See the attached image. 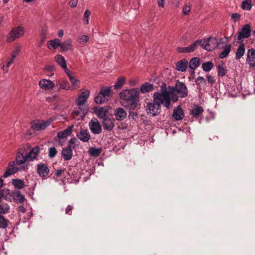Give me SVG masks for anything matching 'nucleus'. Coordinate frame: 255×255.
<instances>
[{
  "label": "nucleus",
  "mask_w": 255,
  "mask_h": 255,
  "mask_svg": "<svg viewBox=\"0 0 255 255\" xmlns=\"http://www.w3.org/2000/svg\"><path fill=\"white\" fill-rule=\"evenodd\" d=\"M161 92H156L153 94V101L160 106L162 105L164 107L169 109L170 108L171 103L176 102L178 101V96L173 95L166 87L165 84H163L161 87Z\"/></svg>",
  "instance_id": "nucleus-1"
},
{
  "label": "nucleus",
  "mask_w": 255,
  "mask_h": 255,
  "mask_svg": "<svg viewBox=\"0 0 255 255\" xmlns=\"http://www.w3.org/2000/svg\"><path fill=\"white\" fill-rule=\"evenodd\" d=\"M168 89L171 93V94L177 95L180 98H185L188 95V89L184 83L177 81L175 86H168Z\"/></svg>",
  "instance_id": "nucleus-2"
},
{
  "label": "nucleus",
  "mask_w": 255,
  "mask_h": 255,
  "mask_svg": "<svg viewBox=\"0 0 255 255\" xmlns=\"http://www.w3.org/2000/svg\"><path fill=\"white\" fill-rule=\"evenodd\" d=\"M24 28L21 26H18L13 27L7 34L6 41L8 43H11L16 39L22 37L24 33Z\"/></svg>",
  "instance_id": "nucleus-3"
},
{
  "label": "nucleus",
  "mask_w": 255,
  "mask_h": 255,
  "mask_svg": "<svg viewBox=\"0 0 255 255\" xmlns=\"http://www.w3.org/2000/svg\"><path fill=\"white\" fill-rule=\"evenodd\" d=\"M200 42L201 47L207 51H211L217 47L218 43L217 39L212 36L200 39Z\"/></svg>",
  "instance_id": "nucleus-4"
},
{
  "label": "nucleus",
  "mask_w": 255,
  "mask_h": 255,
  "mask_svg": "<svg viewBox=\"0 0 255 255\" xmlns=\"http://www.w3.org/2000/svg\"><path fill=\"white\" fill-rule=\"evenodd\" d=\"M139 91L137 89H131L130 90H125L120 93L121 99L130 101H134L138 97Z\"/></svg>",
  "instance_id": "nucleus-5"
},
{
  "label": "nucleus",
  "mask_w": 255,
  "mask_h": 255,
  "mask_svg": "<svg viewBox=\"0 0 255 255\" xmlns=\"http://www.w3.org/2000/svg\"><path fill=\"white\" fill-rule=\"evenodd\" d=\"M251 27L249 24L244 25L240 31L237 33L238 42H243L244 38H248L251 36Z\"/></svg>",
  "instance_id": "nucleus-6"
},
{
  "label": "nucleus",
  "mask_w": 255,
  "mask_h": 255,
  "mask_svg": "<svg viewBox=\"0 0 255 255\" xmlns=\"http://www.w3.org/2000/svg\"><path fill=\"white\" fill-rule=\"evenodd\" d=\"M217 47L219 49L223 50L219 54V57L221 59H223L227 57L229 54L232 46L231 44H227L223 41H220L218 43Z\"/></svg>",
  "instance_id": "nucleus-7"
},
{
  "label": "nucleus",
  "mask_w": 255,
  "mask_h": 255,
  "mask_svg": "<svg viewBox=\"0 0 255 255\" xmlns=\"http://www.w3.org/2000/svg\"><path fill=\"white\" fill-rule=\"evenodd\" d=\"M89 127L91 132L94 134H98L102 132L101 125L96 118L91 119L89 123Z\"/></svg>",
  "instance_id": "nucleus-8"
},
{
  "label": "nucleus",
  "mask_w": 255,
  "mask_h": 255,
  "mask_svg": "<svg viewBox=\"0 0 255 255\" xmlns=\"http://www.w3.org/2000/svg\"><path fill=\"white\" fill-rule=\"evenodd\" d=\"M161 106L153 101V103H148L146 107V111L148 114L155 116L160 113Z\"/></svg>",
  "instance_id": "nucleus-9"
},
{
  "label": "nucleus",
  "mask_w": 255,
  "mask_h": 255,
  "mask_svg": "<svg viewBox=\"0 0 255 255\" xmlns=\"http://www.w3.org/2000/svg\"><path fill=\"white\" fill-rule=\"evenodd\" d=\"M51 124V121H37L33 124L31 128L34 131L44 130Z\"/></svg>",
  "instance_id": "nucleus-10"
},
{
  "label": "nucleus",
  "mask_w": 255,
  "mask_h": 255,
  "mask_svg": "<svg viewBox=\"0 0 255 255\" xmlns=\"http://www.w3.org/2000/svg\"><path fill=\"white\" fill-rule=\"evenodd\" d=\"M88 108L87 105H77V107L75 108L73 114V116H79L81 118H83L87 113Z\"/></svg>",
  "instance_id": "nucleus-11"
},
{
  "label": "nucleus",
  "mask_w": 255,
  "mask_h": 255,
  "mask_svg": "<svg viewBox=\"0 0 255 255\" xmlns=\"http://www.w3.org/2000/svg\"><path fill=\"white\" fill-rule=\"evenodd\" d=\"M102 124L105 130L111 131L115 127V119L108 117L103 120Z\"/></svg>",
  "instance_id": "nucleus-12"
},
{
  "label": "nucleus",
  "mask_w": 255,
  "mask_h": 255,
  "mask_svg": "<svg viewBox=\"0 0 255 255\" xmlns=\"http://www.w3.org/2000/svg\"><path fill=\"white\" fill-rule=\"evenodd\" d=\"M25 151V148H19L17 152V155L16 157V162L18 165H21L25 163L27 160H28L27 157V154H24V151Z\"/></svg>",
  "instance_id": "nucleus-13"
},
{
  "label": "nucleus",
  "mask_w": 255,
  "mask_h": 255,
  "mask_svg": "<svg viewBox=\"0 0 255 255\" xmlns=\"http://www.w3.org/2000/svg\"><path fill=\"white\" fill-rule=\"evenodd\" d=\"M19 168L15 166L14 161H11L8 163L7 169L3 175V177L6 178L16 173Z\"/></svg>",
  "instance_id": "nucleus-14"
},
{
  "label": "nucleus",
  "mask_w": 255,
  "mask_h": 255,
  "mask_svg": "<svg viewBox=\"0 0 255 255\" xmlns=\"http://www.w3.org/2000/svg\"><path fill=\"white\" fill-rule=\"evenodd\" d=\"M76 135L80 140L84 142H88L91 138L90 134L88 130L82 128L80 129Z\"/></svg>",
  "instance_id": "nucleus-15"
},
{
  "label": "nucleus",
  "mask_w": 255,
  "mask_h": 255,
  "mask_svg": "<svg viewBox=\"0 0 255 255\" xmlns=\"http://www.w3.org/2000/svg\"><path fill=\"white\" fill-rule=\"evenodd\" d=\"M94 113L99 119L103 120L104 119L108 118L107 116L109 114V110L107 107H103L99 109L95 108Z\"/></svg>",
  "instance_id": "nucleus-16"
},
{
  "label": "nucleus",
  "mask_w": 255,
  "mask_h": 255,
  "mask_svg": "<svg viewBox=\"0 0 255 255\" xmlns=\"http://www.w3.org/2000/svg\"><path fill=\"white\" fill-rule=\"evenodd\" d=\"M114 116L118 121L124 120L127 117L126 111L122 108H118L115 110Z\"/></svg>",
  "instance_id": "nucleus-17"
},
{
  "label": "nucleus",
  "mask_w": 255,
  "mask_h": 255,
  "mask_svg": "<svg viewBox=\"0 0 255 255\" xmlns=\"http://www.w3.org/2000/svg\"><path fill=\"white\" fill-rule=\"evenodd\" d=\"M37 172L39 176L46 178L49 172V169L47 165L44 163H40L37 165Z\"/></svg>",
  "instance_id": "nucleus-18"
},
{
  "label": "nucleus",
  "mask_w": 255,
  "mask_h": 255,
  "mask_svg": "<svg viewBox=\"0 0 255 255\" xmlns=\"http://www.w3.org/2000/svg\"><path fill=\"white\" fill-rule=\"evenodd\" d=\"M247 62L251 67L255 66V50L253 48L250 49L248 51Z\"/></svg>",
  "instance_id": "nucleus-19"
},
{
  "label": "nucleus",
  "mask_w": 255,
  "mask_h": 255,
  "mask_svg": "<svg viewBox=\"0 0 255 255\" xmlns=\"http://www.w3.org/2000/svg\"><path fill=\"white\" fill-rule=\"evenodd\" d=\"M39 85L41 88L45 90H49L53 88L54 84L49 80L42 79L39 82Z\"/></svg>",
  "instance_id": "nucleus-20"
},
{
  "label": "nucleus",
  "mask_w": 255,
  "mask_h": 255,
  "mask_svg": "<svg viewBox=\"0 0 255 255\" xmlns=\"http://www.w3.org/2000/svg\"><path fill=\"white\" fill-rule=\"evenodd\" d=\"M40 152V148L38 146H36L31 149L28 153L27 154V157L28 161H33L37 158V156Z\"/></svg>",
  "instance_id": "nucleus-21"
},
{
  "label": "nucleus",
  "mask_w": 255,
  "mask_h": 255,
  "mask_svg": "<svg viewBox=\"0 0 255 255\" xmlns=\"http://www.w3.org/2000/svg\"><path fill=\"white\" fill-rule=\"evenodd\" d=\"M184 117V112L180 106H178L174 109L172 117L175 120H181L183 119Z\"/></svg>",
  "instance_id": "nucleus-22"
},
{
  "label": "nucleus",
  "mask_w": 255,
  "mask_h": 255,
  "mask_svg": "<svg viewBox=\"0 0 255 255\" xmlns=\"http://www.w3.org/2000/svg\"><path fill=\"white\" fill-rule=\"evenodd\" d=\"M89 96V92L86 91L82 92L80 96H79L78 99L76 100V103L77 105H86L85 104L87 99Z\"/></svg>",
  "instance_id": "nucleus-23"
},
{
  "label": "nucleus",
  "mask_w": 255,
  "mask_h": 255,
  "mask_svg": "<svg viewBox=\"0 0 255 255\" xmlns=\"http://www.w3.org/2000/svg\"><path fill=\"white\" fill-rule=\"evenodd\" d=\"M73 128V126H69L65 130L58 132L57 134V138L59 139L66 138L71 133Z\"/></svg>",
  "instance_id": "nucleus-24"
},
{
  "label": "nucleus",
  "mask_w": 255,
  "mask_h": 255,
  "mask_svg": "<svg viewBox=\"0 0 255 255\" xmlns=\"http://www.w3.org/2000/svg\"><path fill=\"white\" fill-rule=\"evenodd\" d=\"M203 112L204 109L202 106L195 105L190 111V115L195 118H197L199 115H201Z\"/></svg>",
  "instance_id": "nucleus-25"
},
{
  "label": "nucleus",
  "mask_w": 255,
  "mask_h": 255,
  "mask_svg": "<svg viewBox=\"0 0 255 255\" xmlns=\"http://www.w3.org/2000/svg\"><path fill=\"white\" fill-rule=\"evenodd\" d=\"M72 40L68 39L63 43H61L60 48L61 51H67L72 49Z\"/></svg>",
  "instance_id": "nucleus-26"
},
{
  "label": "nucleus",
  "mask_w": 255,
  "mask_h": 255,
  "mask_svg": "<svg viewBox=\"0 0 255 255\" xmlns=\"http://www.w3.org/2000/svg\"><path fill=\"white\" fill-rule=\"evenodd\" d=\"M240 44L238 47L236 53V57L237 59H240L245 54V46L243 42H238Z\"/></svg>",
  "instance_id": "nucleus-27"
},
{
  "label": "nucleus",
  "mask_w": 255,
  "mask_h": 255,
  "mask_svg": "<svg viewBox=\"0 0 255 255\" xmlns=\"http://www.w3.org/2000/svg\"><path fill=\"white\" fill-rule=\"evenodd\" d=\"M55 60L63 69L65 70L67 69L66 62L63 56L57 54L55 56Z\"/></svg>",
  "instance_id": "nucleus-28"
},
{
  "label": "nucleus",
  "mask_w": 255,
  "mask_h": 255,
  "mask_svg": "<svg viewBox=\"0 0 255 255\" xmlns=\"http://www.w3.org/2000/svg\"><path fill=\"white\" fill-rule=\"evenodd\" d=\"M60 45L61 41L58 38H55L53 40L48 41L47 44V48L49 49H51L52 48L55 49L59 46L60 47Z\"/></svg>",
  "instance_id": "nucleus-29"
},
{
  "label": "nucleus",
  "mask_w": 255,
  "mask_h": 255,
  "mask_svg": "<svg viewBox=\"0 0 255 255\" xmlns=\"http://www.w3.org/2000/svg\"><path fill=\"white\" fill-rule=\"evenodd\" d=\"M62 156L65 160H70L73 156L72 149L69 147L63 148L62 151Z\"/></svg>",
  "instance_id": "nucleus-30"
},
{
  "label": "nucleus",
  "mask_w": 255,
  "mask_h": 255,
  "mask_svg": "<svg viewBox=\"0 0 255 255\" xmlns=\"http://www.w3.org/2000/svg\"><path fill=\"white\" fill-rule=\"evenodd\" d=\"M187 67V61L185 59L180 60L176 64V70L179 71L185 72Z\"/></svg>",
  "instance_id": "nucleus-31"
},
{
  "label": "nucleus",
  "mask_w": 255,
  "mask_h": 255,
  "mask_svg": "<svg viewBox=\"0 0 255 255\" xmlns=\"http://www.w3.org/2000/svg\"><path fill=\"white\" fill-rule=\"evenodd\" d=\"M200 59L198 57L192 58L189 61V67L192 70H194L200 65Z\"/></svg>",
  "instance_id": "nucleus-32"
},
{
  "label": "nucleus",
  "mask_w": 255,
  "mask_h": 255,
  "mask_svg": "<svg viewBox=\"0 0 255 255\" xmlns=\"http://www.w3.org/2000/svg\"><path fill=\"white\" fill-rule=\"evenodd\" d=\"M153 90V84L146 82L140 87V91L142 93H146Z\"/></svg>",
  "instance_id": "nucleus-33"
},
{
  "label": "nucleus",
  "mask_w": 255,
  "mask_h": 255,
  "mask_svg": "<svg viewBox=\"0 0 255 255\" xmlns=\"http://www.w3.org/2000/svg\"><path fill=\"white\" fill-rule=\"evenodd\" d=\"M100 95H103L109 100L112 96V90L110 87H103L100 90Z\"/></svg>",
  "instance_id": "nucleus-34"
},
{
  "label": "nucleus",
  "mask_w": 255,
  "mask_h": 255,
  "mask_svg": "<svg viewBox=\"0 0 255 255\" xmlns=\"http://www.w3.org/2000/svg\"><path fill=\"white\" fill-rule=\"evenodd\" d=\"M253 5L252 0H245L242 2L241 7L243 9L250 10Z\"/></svg>",
  "instance_id": "nucleus-35"
},
{
  "label": "nucleus",
  "mask_w": 255,
  "mask_h": 255,
  "mask_svg": "<svg viewBox=\"0 0 255 255\" xmlns=\"http://www.w3.org/2000/svg\"><path fill=\"white\" fill-rule=\"evenodd\" d=\"M13 199L17 203H22L24 201L25 197L20 191H17L13 194Z\"/></svg>",
  "instance_id": "nucleus-36"
},
{
  "label": "nucleus",
  "mask_w": 255,
  "mask_h": 255,
  "mask_svg": "<svg viewBox=\"0 0 255 255\" xmlns=\"http://www.w3.org/2000/svg\"><path fill=\"white\" fill-rule=\"evenodd\" d=\"M12 184L15 188L21 189L24 187L25 184L23 180L21 179H15L12 180Z\"/></svg>",
  "instance_id": "nucleus-37"
},
{
  "label": "nucleus",
  "mask_w": 255,
  "mask_h": 255,
  "mask_svg": "<svg viewBox=\"0 0 255 255\" xmlns=\"http://www.w3.org/2000/svg\"><path fill=\"white\" fill-rule=\"evenodd\" d=\"M102 151L101 148H96L93 147H91L89 149L88 152L92 156L94 157H97L100 155Z\"/></svg>",
  "instance_id": "nucleus-38"
},
{
  "label": "nucleus",
  "mask_w": 255,
  "mask_h": 255,
  "mask_svg": "<svg viewBox=\"0 0 255 255\" xmlns=\"http://www.w3.org/2000/svg\"><path fill=\"white\" fill-rule=\"evenodd\" d=\"M218 74L219 76L223 77L227 73V70L224 64H219L217 67Z\"/></svg>",
  "instance_id": "nucleus-39"
},
{
  "label": "nucleus",
  "mask_w": 255,
  "mask_h": 255,
  "mask_svg": "<svg viewBox=\"0 0 255 255\" xmlns=\"http://www.w3.org/2000/svg\"><path fill=\"white\" fill-rule=\"evenodd\" d=\"M108 101V100L103 95H100V93L98 94V96H96L95 98V102L97 104H101L104 103L105 102Z\"/></svg>",
  "instance_id": "nucleus-40"
},
{
  "label": "nucleus",
  "mask_w": 255,
  "mask_h": 255,
  "mask_svg": "<svg viewBox=\"0 0 255 255\" xmlns=\"http://www.w3.org/2000/svg\"><path fill=\"white\" fill-rule=\"evenodd\" d=\"M213 63L211 61H208L203 63L202 67L205 72L210 71L213 67Z\"/></svg>",
  "instance_id": "nucleus-41"
},
{
  "label": "nucleus",
  "mask_w": 255,
  "mask_h": 255,
  "mask_svg": "<svg viewBox=\"0 0 255 255\" xmlns=\"http://www.w3.org/2000/svg\"><path fill=\"white\" fill-rule=\"evenodd\" d=\"M59 88L65 90H74V88H71L69 83L67 81H63L62 82H59Z\"/></svg>",
  "instance_id": "nucleus-42"
},
{
  "label": "nucleus",
  "mask_w": 255,
  "mask_h": 255,
  "mask_svg": "<svg viewBox=\"0 0 255 255\" xmlns=\"http://www.w3.org/2000/svg\"><path fill=\"white\" fill-rule=\"evenodd\" d=\"M79 141L76 138H72L69 141L68 146L71 149H74L76 146L78 145Z\"/></svg>",
  "instance_id": "nucleus-43"
},
{
  "label": "nucleus",
  "mask_w": 255,
  "mask_h": 255,
  "mask_svg": "<svg viewBox=\"0 0 255 255\" xmlns=\"http://www.w3.org/2000/svg\"><path fill=\"white\" fill-rule=\"evenodd\" d=\"M8 220L0 215V228L5 229L8 227Z\"/></svg>",
  "instance_id": "nucleus-44"
},
{
  "label": "nucleus",
  "mask_w": 255,
  "mask_h": 255,
  "mask_svg": "<svg viewBox=\"0 0 255 255\" xmlns=\"http://www.w3.org/2000/svg\"><path fill=\"white\" fill-rule=\"evenodd\" d=\"M9 210V206L7 204L0 205V215L8 213Z\"/></svg>",
  "instance_id": "nucleus-45"
},
{
  "label": "nucleus",
  "mask_w": 255,
  "mask_h": 255,
  "mask_svg": "<svg viewBox=\"0 0 255 255\" xmlns=\"http://www.w3.org/2000/svg\"><path fill=\"white\" fill-rule=\"evenodd\" d=\"M20 48L21 46L19 44H16L11 52V56L15 58L20 52Z\"/></svg>",
  "instance_id": "nucleus-46"
},
{
  "label": "nucleus",
  "mask_w": 255,
  "mask_h": 255,
  "mask_svg": "<svg viewBox=\"0 0 255 255\" xmlns=\"http://www.w3.org/2000/svg\"><path fill=\"white\" fill-rule=\"evenodd\" d=\"M200 45V40H197L193 42L192 44L188 46V49H189V51L192 52L194 51L197 47Z\"/></svg>",
  "instance_id": "nucleus-47"
},
{
  "label": "nucleus",
  "mask_w": 255,
  "mask_h": 255,
  "mask_svg": "<svg viewBox=\"0 0 255 255\" xmlns=\"http://www.w3.org/2000/svg\"><path fill=\"white\" fill-rule=\"evenodd\" d=\"M125 79L123 77L118 78L117 83L114 85L115 89L120 88L125 83Z\"/></svg>",
  "instance_id": "nucleus-48"
},
{
  "label": "nucleus",
  "mask_w": 255,
  "mask_h": 255,
  "mask_svg": "<svg viewBox=\"0 0 255 255\" xmlns=\"http://www.w3.org/2000/svg\"><path fill=\"white\" fill-rule=\"evenodd\" d=\"M15 58L11 57L10 60L7 62L6 66H3L2 70L5 73H7L8 71V68L10 67L11 64L13 63Z\"/></svg>",
  "instance_id": "nucleus-49"
},
{
  "label": "nucleus",
  "mask_w": 255,
  "mask_h": 255,
  "mask_svg": "<svg viewBox=\"0 0 255 255\" xmlns=\"http://www.w3.org/2000/svg\"><path fill=\"white\" fill-rule=\"evenodd\" d=\"M196 83L200 86H205L206 85V81L202 77H198L196 79Z\"/></svg>",
  "instance_id": "nucleus-50"
},
{
  "label": "nucleus",
  "mask_w": 255,
  "mask_h": 255,
  "mask_svg": "<svg viewBox=\"0 0 255 255\" xmlns=\"http://www.w3.org/2000/svg\"><path fill=\"white\" fill-rule=\"evenodd\" d=\"M57 153V150L55 147H51L48 149V156L50 158L55 157Z\"/></svg>",
  "instance_id": "nucleus-51"
},
{
  "label": "nucleus",
  "mask_w": 255,
  "mask_h": 255,
  "mask_svg": "<svg viewBox=\"0 0 255 255\" xmlns=\"http://www.w3.org/2000/svg\"><path fill=\"white\" fill-rule=\"evenodd\" d=\"M91 13L90 10L87 9L84 14L83 18H84V22L85 24H88L89 23V17Z\"/></svg>",
  "instance_id": "nucleus-52"
},
{
  "label": "nucleus",
  "mask_w": 255,
  "mask_h": 255,
  "mask_svg": "<svg viewBox=\"0 0 255 255\" xmlns=\"http://www.w3.org/2000/svg\"><path fill=\"white\" fill-rule=\"evenodd\" d=\"M191 10V5L190 4H185L184 5L182 9V13L185 15H187L189 14V12Z\"/></svg>",
  "instance_id": "nucleus-53"
},
{
  "label": "nucleus",
  "mask_w": 255,
  "mask_h": 255,
  "mask_svg": "<svg viewBox=\"0 0 255 255\" xmlns=\"http://www.w3.org/2000/svg\"><path fill=\"white\" fill-rule=\"evenodd\" d=\"M70 81L72 84V86H71V88H74V89H75L78 87V84L79 83V81L78 79L74 78Z\"/></svg>",
  "instance_id": "nucleus-54"
},
{
  "label": "nucleus",
  "mask_w": 255,
  "mask_h": 255,
  "mask_svg": "<svg viewBox=\"0 0 255 255\" xmlns=\"http://www.w3.org/2000/svg\"><path fill=\"white\" fill-rule=\"evenodd\" d=\"M178 52L180 53H190L189 49H188V46L186 47H178L177 48Z\"/></svg>",
  "instance_id": "nucleus-55"
},
{
  "label": "nucleus",
  "mask_w": 255,
  "mask_h": 255,
  "mask_svg": "<svg viewBox=\"0 0 255 255\" xmlns=\"http://www.w3.org/2000/svg\"><path fill=\"white\" fill-rule=\"evenodd\" d=\"M128 117L129 119L136 120L138 118V115L135 112H130Z\"/></svg>",
  "instance_id": "nucleus-56"
},
{
  "label": "nucleus",
  "mask_w": 255,
  "mask_h": 255,
  "mask_svg": "<svg viewBox=\"0 0 255 255\" xmlns=\"http://www.w3.org/2000/svg\"><path fill=\"white\" fill-rule=\"evenodd\" d=\"M232 18L234 20L235 22L238 21L240 20L241 15L240 14L238 13H233L232 15Z\"/></svg>",
  "instance_id": "nucleus-57"
},
{
  "label": "nucleus",
  "mask_w": 255,
  "mask_h": 255,
  "mask_svg": "<svg viewBox=\"0 0 255 255\" xmlns=\"http://www.w3.org/2000/svg\"><path fill=\"white\" fill-rule=\"evenodd\" d=\"M55 67L53 65H46L44 68V70L48 72H51L54 70Z\"/></svg>",
  "instance_id": "nucleus-58"
},
{
  "label": "nucleus",
  "mask_w": 255,
  "mask_h": 255,
  "mask_svg": "<svg viewBox=\"0 0 255 255\" xmlns=\"http://www.w3.org/2000/svg\"><path fill=\"white\" fill-rule=\"evenodd\" d=\"M206 77L207 81L209 83L213 84L215 82V80L212 76L210 75H208Z\"/></svg>",
  "instance_id": "nucleus-59"
},
{
  "label": "nucleus",
  "mask_w": 255,
  "mask_h": 255,
  "mask_svg": "<svg viewBox=\"0 0 255 255\" xmlns=\"http://www.w3.org/2000/svg\"><path fill=\"white\" fill-rule=\"evenodd\" d=\"M73 207L72 206H71V205H68L67 208H66V210H65V213L66 214H68V215H71L72 214V210H73Z\"/></svg>",
  "instance_id": "nucleus-60"
},
{
  "label": "nucleus",
  "mask_w": 255,
  "mask_h": 255,
  "mask_svg": "<svg viewBox=\"0 0 255 255\" xmlns=\"http://www.w3.org/2000/svg\"><path fill=\"white\" fill-rule=\"evenodd\" d=\"M80 42H87L89 40V37L87 35H83L79 37Z\"/></svg>",
  "instance_id": "nucleus-61"
},
{
  "label": "nucleus",
  "mask_w": 255,
  "mask_h": 255,
  "mask_svg": "<svg viewBox=\"0 0 255 255\" xmlns=\"http://www.w3.org/2000/svg\"><path fill=\"white\" fill-rule=\"evenodd\" d=\"M78 2V0H70L69 3L71 7H74L76 6Z\"/></svg>",
  "instance_id": "nucleus-62"
},
{
  "label": "nucleus",
  "mask_w": 255,
  "mask_h": 255,
  "mask_svg": "<svg viewBox=\"0 0 255 255\" xmlns=\"http://www.w3.org/2000/svg\"><path fill=\"white\" fill-rule=\"evenodd\" d=\"M64 71L65 73L67 74L70 81L74 78L70 73V71L68 69L65 70Z\"/></svg>",
  "instance_id": "nucleus-63"
},
{
  "label": "nucleus",
  "mask_w": 255,
  "mask_h": 255,
  "mask_svg": "<svg viewBox=\"0 0 255 255\" xmlns=\"http://www.w3.org/2000/svg\"><path fill=\"white\" fill-rule=\"evenodd\" d=\"M63 169H58L57 170H56L55 172V174L58 176V177H60L61 176L62 173L63 172Z\"/></svg>",
  "instance_id": "nucleus-64"
}]
</instances>
